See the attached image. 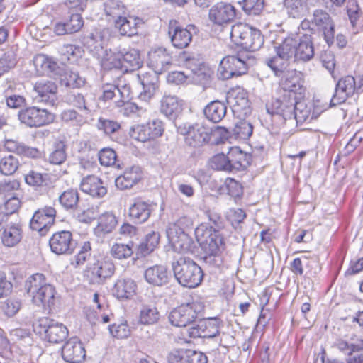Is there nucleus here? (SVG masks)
Here are the masks:
<instances>
[{
    "label": "nucleus",
    "instance_id": "5fc2aeb1",
    "mask_svg": "<svg viewBox=\"0 0 363 363\" xmlns=\"http://www.w3.org/2000/svg\"><path fill=\"white\" fill-rule=\"evenodd\" d=\"M133 242L128 244L116 243L111 247V255L118 259L130 257L133 253Z\"/></svg>",
    "mask_w": 363,
    "mask_h": 363
},
{
    "label": "nucleus",
    "instance_id": "c756f323",
    "mask_svg": "<svg viewBox=\"0 0 363 363\" xmlns=\"http://www.w3.org/2000/svg\"><path fill=\"white\" fill-rule=\"evenodd\" d=\"M143 23L140 18L131 16L127 18L125 15L114 21L115 27L119 30L121 35L127 36L137 34L138 27Z\"/></svg>",
    "mask_w": 363,
    "mask_h": 363
},
{
    "label": "nucleus",
    "instance_id": "6e6552de",
    "mask_svg": "<svg viewBox=\"0 0 363 363\" xmlns=\"http://www.w3.org/2000/svg\"><path fill=\"white\" fill-rule=\"evenodd\" d=\"M200 309L201 306L196 302L182 305L171 311L169 322L177 327H186L195 320Z\"/></svg>",
    "mask_w": 363,
    "mask_h": 363
},
{
    "label": "nucleus",
    "instance_id": "39448f33",
    "mask_svg": "<svg viewBox=\"0 0 363 363\" xmlns=\"http://www.w3.org/2000/svg\"><path fill=\"white\" fill-rule=\"evenodd\" d=\"M301 26L314 33H321L328 45L334 42L335 24L330 14L323 9H315L309 19L301 22Z\"/></svg>",
    "mask_w": 363,
    "mask_h": 363
},
{
    "label": "nucleus",
    "instance_id": "72a5a7b5",
    "mask_svg": "<svg viewBox=\"0 0 363 363\" xmlns=\"http://www.w3.org/2000/svg\"><path fill=\"white\" fill-rule=\"evenodd\" d=\"M92 275L96 281L101 283L106 279L110 278L115 272V266L110 260H99L91 269Z\"/></svg>",
    "mask_w": 363,
    "mask_h": 363
},
{
    "label": "nucleus",
    "instance_id": "c9c22d12",
    "mask_svg": "<svg viewBox=\"0 0 363 363\" xmlns=\"http://www.w3.org/2000/svg\"><path fill=\"white\" fill-rule=\"evenodd\" d=\"M1 238L4 246L8 247H14L22 238L21 229L17 225H7L4 227Z\"/></svg>",
    "mask_w": 363,
    "mask_h": 363
},
{
    "label": "nucleus",
    "instance_id": "473e14b6",
    "mask_svg": "<svg viewBox=\"0 0 363 363\" xmlns=\"http://www.w3.org/2000/svg\"><path fill=\"white\" fill-rule=\"evenodd\" d=\"M157 74L160 73L154 70L153 72H147L142 75L140 80L143 91L140 93V98L143 100L147 101L151 99L158 89L159 77Z\"/></svg>",
    "mask_w": 363,
    "mask_h": 363
},
{
    "label": "nucleus",
    "instance_id": "6ab92c4d",
    "mask_svg": "<svg viewBox=\"0 0 363 363\" xmlns=\"http://www.w3.org/2000/svg\"><path fill=\"white\" fill-rule=\"evenodd\" d=\"M84 26V20L80 13H72L64 21L57 22L53 32L57 35H64L79 32Z\"/></svg>",
    "mask_w": 363,
    "mask_h": 363
},
{
    "label": "nucleus",
    "instance_id": "49530a36",
    "mask_svg": "<svg viewBox=\"0 0 363 363\" xmlns=\"http://www.w3.org/2000/svg\"><path fill=\"white\" fill-rule=\"evenodd\" d=\"M60 205L67 210H75L78 207L79 193L77 189H69L59 196Z\"/></svg>",
    "mask_w": 363,
    "mask_h": 363
},
{
    "label": "nucleus",
    "instance_id": "a19ab883",
    "mask_svg": "<svg viewBox=\"0 0 363 363\" xmlns=\"http://www.w3.org/2000/svg\"><path fill=\"white\" fill-rule=\"evenodd\" d=\"M59 81L61 86L71 89L79 88L85 82L78 72H72L69 69H64L60 74Z\"/></svg>",
    "mask_w": 363,
    "mask_h": 363
},
{
    "label": "nucleus",
    "instance_id": "f8f14e48",
    "mask_svg": "<svg viewBox=\"0 0 363 363\" xmlns=\"http://www.w3.org/2000/svg\"><path fill=\"white\" fill-rule=\"evenodd\" d=\"M51 251L56 255H71L74 252L77 242L68 230H62L52 235L49 241Z\"/></svg>",
    "mask_w": 363,
    "mask_h": 363
},
{
    "label": "nucleus",
    "instance_id": "393cba45",
    "mask_svg": "<svg viewBox=\"0 0 363 363\" xmlns=\"http://www.w3.org/2000/svg\"><path fill=\"white\" fill-rule=\"evenodd\" d=\"M280 77V84L285 93L293 92L296 94L303 86V74L296 69H290Z\"/></svg>",
    "mask_w": 363,
    "mask_h": 363
},
{
    "label": "nucleus",
    "instance_id": "412c9836",
    "mask_svg": "<svg viewBox=\"0 0 363 363\" xmlns=\"http://www.w3.org/2000/svg\"><path fill=\"white\" fill-rule=\"evenodd\" d=\"M226 101L235 115L238 114L240 116V115H246L249 112V101L246 93L242 90L229 91L226 96Z\"/></svg>",
    "mask_w": 363,
    "mask_h": 363
},
{
    "label": "nucleus",
    "instance_id": "1a4fd4ad",
    "mask_svg": "<svg viewBox=\"0 0 363 363\" xmlns=\"http://www.w3.org/2000/svg\"><path fill=\"white\" fill-rule=\"evenodd\" d=\"M56 210L53 207L45 206L38 208L30 220V228L40 235H45L54 224Z\"/></svg>",
    "mask_w": 363,
    "mask_h": 363
},
{
    "label": "nucleus",
    "instance_id": "ea45409f",
    "mask_svg": "<svg viewBox=\"0 0 363 363\" xmlns=\"http://www.w3.org/2000/svg\"><path fill=\"white\" fill-rule=\"evenodd\" d=\"M160 235L158 232L152 231L147 233L138 247V253L142 256L150 254L158 246Z\"/></svg>",
    "mask_w": 363,
    "mask_h": 363
},
{
    "label": "nucleus",
    "instance_id": "f03ea898",
    "mask_svg": "<svg viewBox=\"0 0 363 363\" xmlns=\"http://www.w3.org/2000/svg\"><path fill=\"white\" fill-rule=\"evenodd\" d=\"M206 214L212 225L209 228L201 225L196 229L195 235L197 241L206 254L204 259L211 261L213 257L217 256L220 252V247L223 244V238L218 231L224 227V225L223 220L219 213L208 211Z\"/></svg>",
    "mask_w": 363,
    "mask_h": 363
},
{
    "label": "nucleus",
    "instance_id": "3c124183",
    "mask_svg": "<svg viewBox=\"0 0 363 363\" xmlns=\"http://www.w3.org/2000/svg\"><path fill=\"white\" fill-rule=\"evenodd\" d=\"M67 159L66 145L62 141L55 143L54 149L48 156V160L50 164L60 165Z\"/></svg>",
    "mask_w": 363,
    "mask_h": 363
},
{
    "label": "nucleus",
    "instance_id": "603ef678",
    "mask_svg": "<svg viewBox=\"0 0 363 363\" xmlns=\"http://www.w3.org/2000/svg\"><path fill=\"white\" fill-rule=\"evenodd\" d=\"M18 167L19 161L13 155H9L0 160V173L4 175H13Z\"/></svg>",
    "mask_w": 363,
    "mask_h": 363
},
{
    "label": "nucleus",
    "instance_id": "4468645a",
    "mask_svg": "<svg viewBox=\"0 0 363 363\" xmlns=\"http://www.w3.org/2000/svg\"><path fill=\"white\" fill-rule=\"evenodd\" d=\"M236 16L235 8L229 3L220 1L209 10V20L214 24L223 26L232 22Z\"/></svg>",
    "mask_w": 363,
    "mask_h": 363
},
{
    "label": "nucleus",
    "instance_id": "2eb2a0df",
    "mask_svg": "<svg viewBox=\"0 0 363 363\" xmlns=\"http://www.w3.org/2000/svg\"><path fill=\"white\" fill-rule=\"evenodd\" d=\"M356 91H357V84L352 76L347 75L342 77L336 84L335 93L330 100V106L341 104L348 97L352 96Z\"/></svg>",
    "mask_w": 363,
    "mask_h": 363
},
{
    "label": "nucleus",
    "instance_id": "c03bdc74",
    "mask_svg": "<svg viewBox=\"0 0 363 363\" xmlns=\"http://www.w3.org/2000/svg\"><path fill=\"white\" fill-rule=\"evenodd\" d=\"M296 39L292 37L286 38L281 43L274 46L276 54L279 57L289 60L294 58Z\"/></svg>",
    "mask_w": 363,
    "mask_h": 363
},
{
    "label": "nucleus",
    "instance_id": "ddd939ff",
    "mask_svg": "<svg viewBox=\"0 0 363 363\" xmlns=\"http://www.w3.org/2000/svg\"><path fill=\"white\" fill-rule=\"evenodd\" d=\"M177 24L176 21L170 22L169 36L173 46L183 49L189 45L192 40V34L197 31V28L194 25H188L186 28H184Z\"/></svg>",
    "mask_w": 363,
    "mask_h": 363
},
{
    "label": "nucleus",
    "instance_id": "423d86ee",
    "mask_svg": "<svg viewBox=\"0 0 363 363\" xmlns=\"http://www.w3.org/2000/svg\"><path fill=\"white\" fill-rule=\"evenodd\" d=\"M296 106V94L286 92L279 98L272 99L266 108L268 113L280 116L286 121L292 119Z\"/></svg>",
    "mask_w": 363,
    "mask_h": 363
},
{
    "label": "nucleus",
    "instance_id": "b1692460",
    "mask_svg": "<svg viewBox=\"0 0 363 363\" xmlns=\"http://www.w3.org/2000/svg\"><path fill=\"white\" fill-rule=\"evenodd\" d=\"M314 57V46L310 35H303L296 40L294 61L306 62Z\"/></svg>",
    "mask_w": 363,
    "mask_h": 363
},
{
    "label": "nucleus",
    "instance_id": "864d4df0",
    "mask_svg": "<svg viewBox=\"0 0 363 363\" xmlns=\"http://www.w3.org/2000/svg\"><path fill=\"white\" fill-rule=\"evenodd\" d=\"M117 220L113 213H106L99 218L98 230L104 233H111L116 226Z\"/></svg>",
    "mask_w": 363,
    "mask_h": 363
},
{
    "label": "nucleus",
    "instance_id": "6e6d98bb",
    "mask_svg": "<svg viewBox=\"0 0 363 363\" xmlns=\"http://www.w3.org/2000/svg\"><path fill=\"white\" fill-rule=\"evenodd\" d=\"M97 127L106 135H111L120 130L121 124L115 120L101 117L98 120Z\"/></svg>",
    "mask_w": 363,
    "mask_h": 363
},
{
    "label": "nucleus",
    "instance_id": "bf43d9fd",
    "mask_svg": "<svg viewBox=\"0 0 363 363\" xmlns=\"http://www.w3.org/2000/svg\"><path fill=\"white\" fill-rule=\"evenodd\" d=\"M111 334L118 339L127 338L130 335V328L127 324V322L121 323H114L108 327Z\"/></svg>",
    "mask_w": 363,
    "mask_h": 363
},
{
    "label": "nucleus",
    "instance_id": "20e7f679",
    "mask_svg": "<svg viewBox=\"0 0 363 363\" xmlns=\"http://www.w3.org/2000/svg\"><path fill=\"white\" fill-rule=\"evenodd\" d=\"M25 289L35 305L50 307L54 303L55 288L46 283L43 274L37 273L32 275L26 281Z\"/></svg>",
    "mask_w": 363,
    "mask_h": 363
},
{
    "label": "nucleus",
    "instance_id": "680f3d73",
    "mask_svg": "<svg viewBox=\"0 0 363 363\" xmlns=\"http://www.w3.org/2000/svg\"><path fill=\"white\" fill-rule=\"evenodd\" d=\"M16 64V60L13 52H5L0 58V77L14 67Z\"/></svg>",
    "mask_w": 363,
    "mask_h": 363
},
{
    "label": "nucleus",
    "instance_id": "a878e982",
    "mask_svg": "<svg viewBox=\"0 0 363 363\" xmlns=\"http://www.w3.org/2000/svg\"><path fill=\"white\" fill-rule=\"evenodd\" d=\"M142 178L140 168L137 166L127 169L122 175L116 179L115 184L118 189L125 190L132 188Z\"/></svg>",
    "mask_w": 363,
    "mask_h": 363
},
{
    "label": "nucleus",
    "instance_id": "69168bd1",
    "mask_svg": "<svg viewBox=\"0 0 363 363\" xmlns=\"http://www.w3.org/2000/svg\"><path fill=\"white\" fill-rule=\"evenodd\" d=\"M296 110L291 120H295L296 123H302L306 121L311 115L310 109L302 102L296 101Z\"/></svg>",
    "mask_w": 363,
    "mask_h": 363
},
{
    "label": "nucleus",
    "instance_id": "de8ad7c7",
    "mask_svg": "<svg viewBox=\"0 0 363 363\" xmlns=\"http://www.w3.org/2000/svg\"><path fill=\"white\" fill-rule=\"evenodd\" d=\"M245 14L252 16H259L264 7V0H242L238 1Z\"/></svg>",
    "mask_w": 363,
    "mask_h": 363
},
{
    "label": "nucleus",
    "instance_id": "774afa93",
    "mask_svg": "<svg viewBox=\"0 0 363 363\" xmlns=\"http://www.w3.org/2000/svg\"><path fill=\"white\" fill-rule=\"evenodd\" d=\"M21 307V302L18 299H8L2 305V309L6 315L11 317L16 315Z\"/></svg>",
    "mask_w": 363,
    "mask_h": 363
},
{
    "label": "nucleus",
    "instance_id": "4c0bfd02",
    "mask_svg": "<svg viewBox=\"0 0 363 363\" xmlns=\"http://www.w3.org/2000/svg\"><path fill=\"white\" fill-rule=\"evenodd\" d=\"M123 65L121 55L119 52L116 53L111 50H105L101 60V66L104 70L123 72Z\"/></svg>",
    "mask_w": 363,
    "mask_h": 363
},
{
    "label": "nucleus",
    "instance_id": "c85d7f7f",
    "mask_svg": "<svg viewBox=\"0 0 363 363\" xmlns=\"http://www.w3.org/2000/svg\"><path fill=\"white\" fill-rule=\"evenodd\" d=\"M151 205L140 199H136L129 207V216L136 223H143L150 216Z\"/></svg>",
    "mask_w": 363,
    "mask_h": 363
},
{
    "label": "nucleus",
    "instance_id": "f3484780",
    "mask_svg": "<svg viewBox=\"0 0 363 363\" xmlns=\"http://www.w3.org/2000/svg\"><path fill=\"white\" fill-rule=\"evenodd\" d=\"M220 321L218 318H208L199 320L196 325L189 328L191 337L212 338L219 334Z\"/></svg>",
    "mask_w": 363,
    "mask_h": 363
},
{
    "label": "nucleus",
    "instance_id": "a18cd8bd",
    "mask_svg": "<svg viewBox=\"0 0 363 363\" xmlns=\"http://www.w3.org/2000/svg\"><path fill=\"white\" fill-rule=\"evenodd\" d=\"M160 319L157 308L153 305H143L140 311L139 322L143 325H152Z\"/></svg>",
    "mask_w": 363,
    "mask_h": 363
},
{
    "label": "nucleus",
    "instance_id": "f704fd0d",
    "mask_svg": "<svg viewBox=\"0 0 363 363\" xmlns=\"http://www.w3.org/2000/svg\"><path fill=\"white\" fill-rule=\"evenodd\" d=\"M4 146L9 152L22 156L38 158L41 155L40 152L37 148L28 147L23 143L14 140H6Z\"/></svg>",
    "mask_w": 363,
    "mask_h": 363
},
{
    "label": "nucleus",
    "instance_id": "0e129e2a",
    "mask_svg": "<svg viewBox=\"0 0 363 363\" xmlns=\"http://www.w3.org/2000/svg\"><path fill=\"white\" fill-rule=\"evenodd\" d=\"M100 164L103 166L109 167L115 164L116 161V153L111 148H104L98 154Z\"/></svg>",
    "mask_w": 363,
    "mask_h": 363
},
{
    "label": "nucleus",
    "instance_id": "5701e85b",
    "mask_svg": "<svg viewBox=\"0 0 363 363\" xmlns=\"http://www.w3.org/2000/svg\"><path fill=\"white\" fill-rule=\"evenodd\" d=\"M150 66L156 72H165L172 62V57L164 48H157L148 54Z\"/></svg>",
    "mask_w": 363,
    "mask_h": 363
},
{
    "label": "nucleus",
    "instance_id": "e433bc0d",
    "mask_svg": "<svg viewBox=\"0 0 363 363\" xmlns=\"http://www.w3.org/2000/svg\"><path fill=\"white\" fill-rule=\"evenodd\" d=\"M167 237L176 251L184 252L190 250L192 240L184 231H176L175 235L167 233Z\"/></svg>",
    "mask_w": 363,
    "mask_h": 363
},
{
    "label": "nucleus",
    "instance_id": "f257e3e1",
    "mask_svg": "<svg viewBox=\"0 0 363 363\" xmlns=\"http://www.w3.org/2000/svg\"><path fill=\"white\" fill-rule=\"evenodd\" d=\"M230 38L236 45L247 52H239L222 60L218 68V76L223 80L245 74L248 67L255 62V58L248 52L258 50L264 43L260 30L243 23H237L232 26Z\"/></svg>",
    "mask_w": 363,
    "mask_h": 363
},
{
    "label": "nucleus",
    "instance_id": "2f4dec72",
    "mask_svg": "<svg viewBox=\"0 0 363 363\" xmlns=\"http://www.w3.org/2000/svg\"><path fill=\"white\" fill-rule=\"evenodd\" d=\"M145 280L155 286H162L167 284L169 274L167 267L163 265H155L145 271Z\"/></svg>",
    "mask_w": 363,
    "mask_h": 363
},
{
    "label": "nucleus",
    "instance_id": "7ed1b4c3",
    "mask_svg": "<svg viewBox=\"0 0 363 363\" xmlns=\"http://www.w3.org/2000/svg\"><path fill=\"white\" fill-rule=\"evenodd\" d=\"M172 267L176 279L184 287L195 288L203 280L201 268L189 257H180L172 262Z\"/></svg>",
    "mask_w": 363,
    "mask_h": 363
},
{
    "label": "nucleus",
    "instance_id": "13d9d810",
    "mask_svg": "<svg viewBox=\"0 0 363 363\" xmlns=\"http://www.w3.org/2000/svg\"><path fill=\"white\" fill-rule=\"evenodd\" d=\"M253 128L247 121H240L233 128L234 135L240 140H247L252 134Z\"/></svg>",
    "mask_w": 363,
    "mask_h": 363
},
{
    "label": "nucleus",
    "instance_id": "7c9ffc66",
    "mask_svg": "<svg viewBox=\"0 0 363 363\" xmlns=\"http://www.w3.org/2000/svg\"><path fill=\"white\" fill-rule=\"evenodd\" d=\"M80 187L84 192L93 197H102L107 192L101 179L94 175H89L84 178Z\"/></svg>",
    "mask_w": 363,
    "mask_h": 363
},
{
    "label": "nucleus",
    "instance_id": "cd10ccee",
    "mask_svg": "<svg viewBox=\"0 0 363 363\" xmlns=\"http://www.w3.org/2000/svg\"><path fill=\"white\" fill-rule=\"evenodd\" d=\"M137 285L130 278L118 279L114 284L112 292L118 299H130L136 291Z\"/></svg>",
    "mask_w": 363,
    "mask_h": 363
},
{
    "label": "nucleus",
    "instance_id": "9d476101",
    "mask_svg": "<svg viewBox=\"0 0 363 363\" xmlns=\"http://www.w3.org/2000/svg\"><path fill=\"white\" fill-rule=\"evenodd\" d=\"M180 134L185 136V143L193 147H199L210 140L207 129L201 124H184L178 127Z\"/></svg>",
    "mask_w": 363,
    "mask_h": 363
},
{
    "label": "nucleus",
    "instance_id": "a211bd4d",
    "mask_svg": "<svg viewBox=\"0 0 363 363\" xmlns=\"http://www.w3.org/2000/svg\"><path fill=\"white\" fill-rule=\"evenodd\" d=\"M62 357L67 362L81 363L86 357L82 342L77 337L68 340L62 347Z\"/></svg>",
    "mask_w": 363,
    "mask_h": 363
},
{
    "label": "nucleus",
    "instance_id": "338daca9",
    "mask_svg": "<svg viewBox=\"0 0 363 363\" xmlns=\"http://www.w3.org/2000/svg\"><path fill=\"white\" fill-rule=\"evenodd\" d=\"M66 101L80 110L88 111L84 96L79 93L71 92L67 94Z\"/></svg>",
    "mask_w": 363,
    "mask_h": 363
},
{
    "label": "nucleus",
    "instance_id": "37998d69",
    "mask_svg": "<svg viewBox=\"0 0 363 363\" xmlns=\"http://www.w3.org/2000/svg\"><path fill=\"white\" fill-rule=\"evenodd\" d=\"M182 111V106L176 96H166L161 101V112L169 118H174Z\"/></svg>",
    "mask_w": 363,
    "mask_h": 363
},
{
    "label": "nucleus",
    "instance_id": "e2e57ef3",
    "mask_svg": "<svg viewBox=\"0 0 363 363\" xmlns=\"http://www.w3.org/2000/svg\"><path fill=\"white\" fill-rule=\"evenodd\" d=\"M62 121L73 125H81L84 123V118L74 109L63 111L60 115Z\"/></svg>",
    "mask_w": 363,
    "mask_h": 363
},
{
    "label": "nucleus",
    "instance_id": "4be33fe9",
    "mask_svg": "<svg viewBox=\"0 0 363 363\" xmlns=\"http://www.w3.org/2000/svg\"><path fill=\"white\" fill-rule=\"evenodd\" d=\"M57 87L56 84L48 80L37 82L34 86V91L37 94L35 100L54 105L56 100Z\"/></svg>",
    "mask_w": 363,
    "mask_h": 363
},
{
    "label": "nucleus",
    "instance_id": "9b49d317",
    "mask_svg": "<svg viewBox=\"0 0 363 363\" xmlns=\"http://www.w3.org/2000/svg\"><path fill=\"white\" fill-rule=\"evenodd\" d=\"M39 326L43 330L45 339L51 343L62 342L69 334L65 325L47 317L39 320Z\"/></svg>",
    "mask_w": 363,
    "mask_h": 363
},
{
    "label": "nucleus",
    "instance_id": "79ce46f5",
    "mask_svg": "<svg viewBox=\"0 0 363 363\" xmlns=\"http://www.w3.org/2000/svg\"><path fill=\"white\" fill-rule=\"evenodd\" d=\"M119 54L121 55V60L123 64V69L124 68L125 71L128 69L135 70L141 67L142 61L137 50L130 49L125 52H120Z\"/></svg>",
    "mask_w": 363,
    "mask_h": 363
},
{
    "label": "nucleus",
    "instance_id": "bb28decb",
    "mask_svg": "<svg viewBox=\"0 0 363 363\" xmlns=\"http://www.w3.org/2000/svg\"><path fill=\"white\" fill-rule=\"evenodd\" d=\"M228 155L232 172L243 171L250 164V156L238 147H231Z\"/></svg>",
    "mask_w": 363,
    "mask_h": 363
},
{
    "label": "nucleus",
    "instance_id": "0eeeda50",
    "mask_svg": "<svg viewBox=\"0 0 363 363\" xmlns=\"http://www.w3.org/2000/svg\"><path fill=\"white\" fill-rule=\"evenodd\" d=\"M21 123L30 128H38L51 123L54 116L45 108L30 106L21 108L18 113Z\"/></svg>",
    "mask_w": 363,
    "mask_h": 363
},
{
    "label": "nucleus",
    "instance_id": "58836bf2",
    "mask_svg": "<svg viewBox=\"0 0 363 363\" xmlns=\"http://www.w3.org/2000/svg\"><path fill=\"white\" fill-rule=\"evenodd\" d=\"M227 107L220 101L210 102L204 108L206 117L213 123L220 122L226 115Z\"/></svg>",
    "mask_w": 363,
    "mask_h": 363
},
{
    "label": "nucleus",
    "instance_id": "4d7b16f0",
    "mask_svg": "<svg viewBox=\"0 0 363 363\" xmlns=\"http://www.w3.org/2000/svg\"><path fill=\"white\" fill-rule=\"evenodd\" d=\"M211 167L218 171L232 172L228 153L226 155L220 153L214 155L211 160Z\"/></svg>",
    "mask_w": 363,
    "mask_h": 363
},
{
    "label": "nucleus",
    "instance_id": "dca6fc26",
    "mask_svg": "<svg viewBox=\"0 0 363 363\" xmlns=\"http://www.w3.org/2000/svg\"><path fill=\"white\" fill-rule=\"evenodd\" d=\"M103 94L101 98L106 101L116 99L114 103L117 107H122L130 99V87L127 84L121 86L113 84H105L102 86Z\"/></svg>",
    "mask_w": 363,
    "mask_h": 363
},
{
    "label": "nucleus",
    "instance_id": "aec40b11",
    "mask_svg": "<svg viewBox=\"0 0 363 363\" xmlns=\"http://www.w3.org/2000/svg\"><path fill=\"white\" fill-rule=\"evenodd\" d=\"M206 354L193 350H179L172 352L168 357V363H207Z\"/></svg>",
    "mask_w": 363,
    "mask_h": 363
},
{
    "label": "nucleus",
    "instance_id": "8fccbe9b",
    "mask_svg": "<svg viewBox=\"0 0 363 363\" xmlns=\"http://www.w3.org/2000/svg\"><path fill=\"white\" fill-rule=\"evenodd\" d=\"M106 16H111L114 21L125 14L126 8L119 0H107L104 3Z\"/></svg>",
    "mask_w": 363,
    "mask_h": 363
},
{
    "label": "nucleus",
    "instance_id": "052dcab7",
    "mask_svg": "<svg viewBox=\"0 0 363 363\" xmlns=\"http://www.w3.org/2000/svg\"><path fill=\"white\" fill-rule=\"evenodd\" d=\"M149 129L146 124L136 125L131 128L130 130V137L140 142H146L150 140Z\"/></svg>",
    "mask_w": 363,
    "mask_h": 363
},
{
    "label": "nucleus",
    "instance_id": "09e8293b",
    "mask_svg": "<svg viewBox=\"0 0 363 363\" xmlns=\"http://www.w3.org/2000/svg\"><path fill=\"white\" fill-rule=\"evenodd\" d=\"M266 64L272 69L277 77H281L289 71V60L277 55L266 60Z\"/></svg>",
    "mask_w": 363,
    "mask_h": 363
}]
</instances>
